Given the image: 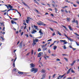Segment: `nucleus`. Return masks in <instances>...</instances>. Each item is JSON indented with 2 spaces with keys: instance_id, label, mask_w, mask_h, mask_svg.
Returning <instances> with one entry per match:
<instances>
[{
  "instance_id": "nucleus-55",
  "label": "nucleus",
  "mask_w": 79,
  "mask_h": 79,
  "mask_svg": "<svg viewBox=\"0 0 79 79\" xmlns=\"http://www.w3.org/2000/svg\"><path fill=\"white\" fill-rule=\"evenodd\" d=\"M13 19H15V20H14V21H15V20L16 21V20H18V19L13 18Z\"/></svg>"
},
{
  "instance_id": "nucleus-47",
  "label": "nucleus",
  "mask_w": 79,
  "mask_h": 79,
  "mask_svg": "<svg viewBox=\"0 0 79 79\" xmlns=\"http://www.w3.org/2000/svg\"><path fill=\"white\" fill-rule=\"evenodd\" d=\"M16 71V69H13V71Z\"/></svg>"
},
{
  "instance_id": "nucleus-38",
  "label": "nucleus",
  "mask_w": 79,
  "mask_h": 79,
  "mask_svg": "<svg viewBox=\"0 0 79 79\" xmlns=\"http://www.w3.org/2000/svg\"><path fill=\"white\" fill-rule=\"evenodd\" d=\"M13 66H14V67H15V62H14V63L13 64Z\"/></svg>"
},
{
  "instance_id": "nucleus-59",
  "label": "nucleus",
  "mask_w": 79,
  "mask_h": 79,
  "mask_svg": "<svg viewBox=\"0 0 79 79\" xmlns=\"http://www.w3.org/2000/svg\"><path fill=\"white\" fill-rule=\"evenodd\" d=\"M46 56L47 58H50V57L48 56Z\"/></svg>"
},
{
  "instance_id": "nucleus-34",
  "label": "nucleus",
  "mask_w": 79,
  "mask_h": 79,
  "mask_svg": "<svg viewBox=\"0 0 79 79\" xmlns=\"http://www.w3.org/2000/svg\"><path fill=\"white\" fill-rule=\"evenodd\" d=\"M74 34H75V35H77V36H78L79 37V35L77 34V33H74Z\"/></svg>"
},
{
  "instance_id": "nucleus-11",
  "label": "nucleus",
  "mask_w": 79,
  "mask_h": 79,
  "mask_svg": "<svg viewBox=\"0 0 79 79\" xmlns=\"http://www.w3.org/2000/svg\"><path fill=\"white\" fill-rule=\"evenodd\" d=\"M41 23V26L42 25L43 26H46V24L44 23H42V22H40Z\"/></svg>"
},
{
  "instance_id": "nucleus-29",
  "label": "nucleus",
  "mask_w": 79,
  "mask_h": 79,
  "mask_svg": "<svg viewBox=\"0 0 79 79\" xmlns=\"http://www.w3.org/2000/svg\"><path fill=\"white\" fill-rule=\"evenodd\" d=\"M60 42H64L66 41V40H60Z\"/></svg>"
},
{
  "instance_id": "nucleus-61",
  "label": "nucleus",
  "mask_w": 79,
  "mask_h": 79,
  "mask_svg": "<svg viewBox=\"0 0 79 79\" xmlns=\"http://www.w3.org/2000/svg\"><path fill=\"white\" fill-rule=\"evenodd\" d=\"M25 35L27 37H29V36H28V35L27 34Z\"/></svg>"
},
{
  "instance_id": "nucleus-33",
  "label": "nucleus",
  "mask_w": 79,
  "mask_h": 79,
  "mask_svg": "<svg viewBox=\"0 0 79 79\" xmlns=\"http://www.w3.org/2000/svg\"><path fill=\"white\" fill-rule=\"evenodd\" d=\"M45 75H43V77H42V78H41V79H44V78H45Z\"/></svg>"
},
{
  "instance_id": "nucleus-43",
  "label": "nucleus",
  "mask_w": 79,
  "mask_h": 79,
  "mask_svg": "<svg viewBox=\"0 0 79 79\" xmlns=\"http://www.w3.org/2000/svg\"><path fill=\"white\" fill-rule=\"evenodd\" d=\"M64 49H66V45H64Z\"/></svg>"
},
{
  "instance_id": "nucleus-50",
  "label": "nucleus",
  "mask_w": 79,
  "mask_h": 79,
  "mask_svg": "<svg viewBox=\"0 0 79 79\" xmlns=\"http://www.w3.org/2000/svg\"><path fill=\"white\" fill-rule=\"evenodd\" d=\"M60 61V59H58V58H57L56 59V61Z\"/></svg>"
},
{
  "instance_id": "nucleus-27",
  "label": "nucleus",
  "mask_w": 79,
  "mask_h": 79,
  "mask_svg": "<svg viewBox=\"0 0 79 79\" xmlns=\"http://www.w3.org/2000/svg\"><path fill=\"white\" fill-rule=\"evenodd\" d=\"M67 21H69L70 20V18H67Z\"/></svg>"
},
{
  "instance_id": "nucleus-19",
  "label": "nucleus",
  "mask_w": 79,
  "mask_h": 79,
  "mask_svg": "<svg viewBox=\"0 0 79 79\" xmlns=\"http://www.w3.org/2000/svg\"><path fill=\"white\" fill-rule=\"evenodd\" d=\"M22 3L23 4V5H24L25 6H27V4H26V3H25L24 2H22Z\"/></svg>"
},
{
  "instance_id": "nucleus-5",
  "label": "nucleus",
  "mask_w": 79,
  "mask_h": 79,
  "mask_svg": "<svg viewBox=\"0 0 79 79\" xmlns=\"http://www.w3.org/2000/svg\"><path fill=\"white\" fill-rule=\"evenodd\" d=\"M48 20L51 22V23H57V22L55 21H54L50 19H48Z\"/></svg>"
},
{
  "instance_id": "nucleus-25",
  "label": "nucleus",
  "mask_w": 79,
  "mask_h": 79,
  "mask_svg": "<svg viewBox=\"0 0 79 79\" xmlns=\"http://www.w3.org/2000/svg\"><path fill=\"white\" fill-rule=\"evenodd\" d=\"M57 48V47L56 46H54V48H53L54 50H56V48Z\"/></svg>"
},
{
  "instance_id": "nucleus-3",
  "label": "nucleus",
  "mask_w": 79,
  "mask_h": 79,
  "mask_svg": "<svg viewBox=\"0 0 79 79\" xmlns=\"http://www.w3.org/2000/svg\"><path fill=\"white\" fill-rule=\"evenodd\" d=\"M10 8V9L9 10H15V9H13V7L11 6L10 4L9 5L8 8Z\"/></svg>"
},
{
  "instance_id": "nucleus-56",
  "label": "nucleus",
  "mask_w": 79,
  "mask_h": 79,
  "mask_svg": "<svg viewBox=\"0 0 79 79\" xmlns=\"http://www.w3.org/2000/svg\"><path fill=\"white\" fill-rule=\"evenodd\" d=\"M5 27H3V29L2 30V31H5Z\"/></svg>"
},
{
  "instance_id": "nucleus-2",
  "label": "nucleus",
  "mask_w": 79,
  "mask_h": 79,
  "mask_svg": "<svg viewBox=\"0 0 79 79\" xmlns=\"http://www.w3.org/2000/svg\"><path fill=\"white\" fill-rule=\"evenodd\" d=\"M38 71V69L35 68H33L31 69V72H33V71H34V73H37Z\"/></svg>"
},
{
  "instance_id": "nucleus-31",
  "label": "nucleus",
  "mask_w": 79,
  "mask_h": 79,
  "mask_svg": "<svg viewBox=\"0 0 79 79\" xmlns=\"http://www.w3.org/2000/svg\"><path fill=\"white\" fill-rule=\"evenodd\" d=\"M64 75H65V74H64L62 76H61L60 77V79H61L62 78H63V77H64Z\"/></svg>"
},
{
  "instance_id": "nucleus-37",
  "label": "nucleus",
  "mask_w": 79,
  "mask_h": 79,
  "mask_svg": "<svg viewBox=\"0 0 79 79\" xmlns=\"http://www.w3.org/2000/svg\"><path fill=\"white\" fill-rule=\"evenodd\" d=\"M0 38H1V39H2V40H5V39L3 38V37L2 36L0 37Z\"/></svg>"
},
{
  "instance_id": "nucleus-18",
  "label": "nucleus",
  "mask_w": 79,
  "mask_h": 79,
  "mask_svg": "<svg viewBox=\"0 0 79 79\" xmlns=\"http://www.w3.org/2000/svg\"><path fill=\"white\" fill-rule=\"evenodd\" d=\"M22 45H22V42H21L20 43L19 48H22Z\"/></svg>"
},
{
  "instance_id": "nucleus-4",
  "label": "nucleus",
  "mask_w": 79,
  "mask_h": 79,
  "mask_svg": "<svg viewBox=\"0 0 79 79\" xmlns=\"http://www.w3.org/2000/svg\"><path fill=\"white\" fill-rule=\"evenodd\" d=\"M72 23H77V26L78 25V21L76 20L75 21V19H73V20L72 21Z\"/></svg>"
},
{
  "instance_id": "nucleus-12",
  "label": "nucleus",
  "mask_w": 79,
  "mask_h": 79,
  "mask_svg": "<svg viewBox=\"0 0 79 79\" xmlns=\"http://www.w3.org/2000/svg\"><path fill=\"white\" fill-rule=\"evenodd\" d=\"M75 63H76V60H75L73 62L72 64H71V66H73V65H74V64Z\"/></svg>"
},
{
  "instance_id": "nucleus-42",
  "label": "nucleus",
  "mask_w": 79,
  "mask_h": 79,
  "mask_svg": "<svg viewBox=\"0 0 79 79\" xmlns=\"http://www.w3.org/2000/svg\"><path fill=\"white\" fill-rule=\"evenodd\" d=\"M47 48H44L43 49V50L44 51L45 50H47Z\"/></svg>"
},
{
  "instance_id": "nucleus-1",
  "label": "nucleus",
  "mask_w": 79,
  "mask_h": 79,
  "mask_svg": "<svg viewBox=\"0 0 79 79\" xmlns=\"http://www.w3.org/2000/svg\"><path fill=\"white\" fill-rule=\"evenodd\" d=\"M39 41V40L37 39H35V40H33V43L32 44V45L34 47V45L37 44H36V42H38Z\"/></svg>"
},
{
  "instance_id": "nucleus-26",
  "label": "nucleus",
  "mask_w": 79,
  "mask_h": 79,
  "mask_svg": "<svg viewBox=\"0 0 79 79\" xmlns=\"http://www.w3.org/2000/svg\"><path fill=\"white\" fill-rule=\"evenodd\" d=\"M62 27H64L66 30H68V29H67L66 27L64 26L63 25H62Z\"/></svg>"
},
{
  "instance_id": "nucleus-23",
  "label": "nucleus",
  "mask_w": 79,
  "mask_h": 79,
  "mask_svg": "<svg viewBox=\"0 0 79 79\" xmlns=\"http://www.w3.org/2000/svg\"><path fill=\"white\" fill-rule=\"evenodd\" d=\"M34 27H35V29L36 30L37 29V27H38L37 26H35V25H34Z\"/></svg>"
},
{
  "instance_id": "nucleus-35",
  "label": "nucleus",
  "mask_w": 79,
  "mask_h": 79,
  "mask_svg": "<svg viewBox=\"0 0 79 79\" xmlns=\"http://www.w3.org/2000/svg\"><path fill=\"white\" fill-rule=\"evenodd\" d=\"M16 11H17L18 12V13H19V15H20V16H21V14L20 13H19V12H18V10H16Z\"/></svg>"
},
{
  "instance_id": "nucleus-7",
  "label": "nucleus",
  "mask_w": 79,
  "mask_h": 79,
  "mask_svg": "<svg viewBox=\"0 0 79 79\" xmlns=\"http://www.w3.org/2000/svg\"><path fill=\"white\" fill-rule=\"evenodd\" d=\"M30 66L31 68H33V67H35V64H33V63L30 64Z\"/></svg>"
},
{
  "instance_id": "nucleus-64",
  "label": "nucleus",
  "mask_w": 79,
  "mask_h": 79,
  "mask_svg": "<svg viewBox=\"0 0 79 79\" xmlns=\"http://www.w3.org/2000/svg\"><path fill=\"white\" fill-rule=\"evenodd\" d=\"M76 3H77V4H79V1H77Z\"/></svg>"
},
{
  "instance_id": "nucleus-28",
  "label": "nucleus",
  "mask_w": 79,
  "mask_h": 79,
  "mask_svg": "<svg viewBox=\"0 0 79 79\" xmlns=\"http://www.w3.org/2000/svg\"><path fill=\"white\" fill-rule=\"evenodd\" d=\"M50 29V30H51L53 32L54 31L53 30V29H52V28L50 27L49 28Z\"/></svg>"
},
{
  "instance_id": "nucleus-17",
  "label": "nucleus",
  "mask_w": 79,
  "mask_h": 79,
  "mask_svg": "<svg viewBox=\"0 0 79 79\" xmlns=\"http://www.w3.org/2000/svg\"><path fill=\"white\" fill-rule=\"evenodd\" d=\"M71 69V68L68 71L67 73V74H69L70 73V71Z\"/></svg>"
},
{
  "instance_id": "nucleus-45",
  "label": "nucleus",
  "mask_w": 79,
  "mask_h": 79,
  "mask_svg": "<svg viewBox=\"0 0 79 79\" xmlns=\"http://www.w3.org/2000/svg\"><path fill=\"white\" fill-rule=\"evenodd\" d=\"M52 39H49L48 40V42H49L50 41H52Z\"/></svg>"
},
{
  "instance_id": "nucleus-30",
  "label": "nucleus",
  "mask_w": 79,
  "mask_h": 79,
  "mask_svg": "<svg viewBox=\"0 0 79 79\" xmlns=\"http://www.w3.org/2000/svg\"><path fill=\"white\" fill-rule=\"evenodd\" d=\"M37 24L38 25H40V26H41V23L40 21V22L39 23H37Z\"/></svg>"
},
{
  "instance_id": "nucleus-62",
  "label": "nucleus",
  "mask_w": 79,
  "mask_h": 79,
  "mask_svg": "<svg viewBox=\"0 0 79 79\" xmlns=\"http://www.w3.org/2000/svg\"><path fill=\"white\" fill-rule=\"evenodd\" d=\"M51 16H52V17H53V16H54V15H53V14H51Z\"/></svg>"
},
{
  "instance_id": "nucleus-15",
  "label": "nucleus",
  "mask_w": 79,
  "mask_h": 79,
  "mask_svg": "<svg viewBox=\"0 0 79 79\" xmlns=\"http://www.w3.org/2000/svg\"><path fill=\"white\" fill-rule=\"evenodd\" d=\"M46 72V71L44 69H42L41 71V72H42V73H45Z\"/></svg>"
},
{
  "instance_id": "nucleus-10",
  "label": "nucleus",
  "mask_w": 79,
  "mask_h": 79,
  "mask_svg": "<svg viewBox=\"0 0 79 79\" xmlns=\"http://www.w3.org/2000/svg\"><path fill=\"white\" fill-rule=\"evenodd\" d=\"M39 33L40 34V35H42V34H43V33H42V30H41V29H40L39 31Z\"/></svg>"
},
{
  "instance_id": "nucleus-49",
  "label": "nucleus",
  "mask_w": 79,
  "mask_h": 79,
  "mask_svg": "<svg viewBox=\"0 0 79 79\" xmlns=\"http://www.w3.org/2000/svg\"><path fill=\"white\" fill-rule=\"evenodd\" d=\"M69 47L70 48H73V47H72V46L71 45H70L69 46Z\"/></svg>"
},
{
  "instance_id": "nucleus-20",
  "label": "nucleus",
  "mask_w": 79,
  "mask_h": 79,
  "mask_svg": "<svg viewBox=\"0 0 79 79\" xmlns=\"http://www.w3.org/2000/svg\"><path fill=\"white\" fill-rule=\"evenodd\" d=\"M34 1L35 3H37L38 5H39V2H37V1H36V0H34Z\"/></svg>"
},
{
  "instance_id": "nucleus-22",
  "label": "nucleus",
  "mask_w": 79,
  "mask_h": 79,
  "mask_svg": "<svg viewBox=\"0 0 79 79\" xmlns=\"http://www.w3.org/2000/svg\"><path fill=\"white\" fill-rule=\"evenodd\" d=\"M62 55L63 56H68V55L65 54H62Z\"/></svg>"
},
{
  "instance_id": "nucleus-46",
  "label": "nucleus",
  "mask_w": 79,
  "mask_h": 79,
  "mask_svg": "<svg viewBox=\"0 0 79 79\" xmlns=\"http://www.w3.org/2000/svg\"><path fill=\"white\" fill-rule=\"evenodd\" d=\"M76 43L77 46H79V44L78 43H77V42H76Z\"/></svg>"
},
{
  "instance_id": "nucleus-63",
  "label": "nucleus",
  "mask_w": 79,
  "mask_h": 79,
  "mask_svg": "<svg viewBox=\"0 0 79 79\" xmlns=\"http://www.w3.org/2000/svg\"><path fill=\"white\" fill-rule=\"evenodd\" d=\"M23 24H24V25H25V26H26V25H27L26 23H24Z\"/></svg>"
},
{
  "instance_id": "nucleus-6",
  "label": "nucleus",
  "mask_w": 79,
  "mask_h": 79,
  "mask_svg": "<svg viewBox=\"0 0 79 79\" xmlns=\"http://www.w3.org/2000/svg\"><path fill=\"white\" fill-rule=\"evenodd\" d=\"M43 54V53L42 52H40V53H39L38 55V57H40Z\"/></svg>"
},
{
  "instance_id": "nucleus-14",
  "label": "nucleus",
  "mask_w": 79,
  "mask_h": 79,
  "mask_svg": "<svg viewBox=\"0 0 79 79\" xmlns=\"http://www.w3.org/2000/svg\"><path fill=\"white\" fill-rule=\"evenodd\" d=\"M68 27H69V29H70V31H72V30H73V29L71 28V26L69 25Z\"/></svg>"
},
{
  "instance_id": "nucleus-16",
  "label": "nucleus",
  "mask_w": 79,
  "mask_h": 79,
  "mask_svg": "<svg viewBox=\"0 0 79 79\" xmlns=\"http://www.w3.org/2000/svg\"><path fill=\"white\" fill-rule=\"evenodd\" d=\"M18 73L19 74H23V73H24L23 72H20V71H19L18 72Z\"/></svg>"
},
{
  "instance_id": "nucleus-40",
  "label": "nucleus",
  "mask_w": 79,
  "mask_h": 79,
  "mask_svg": "<svg viewBox=\"0 0 79 79\" xmlns=\"http://www.w3.org/2000/svg\"><path fill=\"white\" fill-rule=\"evenodd\" d=\"M26 21L27 23H29V20H26Z\"/></svg>"
},
{
  "instance_id": "nucleus-48",
  "label": "nucleus",
  "mask_w": 79,
  "mask_h": 79,
  "mask_svg": "<svg viewBox=\"0 0 79 79\" xmlns=\"http://www.w3.org/2000/svg\"><path fill=\"white\" fill-rule=\"evenodd\" d=\"M40 51H41V49L39 48L38 49V52H40Z\"/></svg>"
},
{
  "instance_id": "nucleus-9",
  "label": "nucleus",
  "mask_w": 79,
  "mask_h": 79,
  "mask_svg": "<svg viewBox=\"0 0 79 79\" xmlns=\"http://www.w3.org/2000/svg\"><path fill=\"white\" fill-rule=\"evenodd\" d=\"M36 32H37V31L34 30L32 31H31L32 34H35Z\"/></svg>"
},
{
  "instance_id": "nucleus-44",
  "label": "nucleus",
  "mask_w": 79,
  "mask_h": 79,
  "mask_svg": "<svg viewBox=\"0 0 79 79\" xmlns=\"http://www.w3.org/2000/svg\"><path fill=\"white\" fill-rule=\"evenodd\" d=\"M64 42V44H68V42H67L66 41V40H65V41Z\"/></svg>"
},
{
  "instance_id": "nucleus-60",
  "label": "nucleus",
  "mask_w": 79,
  "mask_h": 79,
  "mask_svg": "<svg viewBox=\"0 0 79 79\" xmlns=\"http://www.w3.org/2000/svg\"><path fill=\"white\" fill-rule=\"evenodd\" d=\"M73 6H75V7H76L77 6V5L76 4H73Z\"/></svg>"
},
{
  "instance_id": "nucleus-58",
  "label": "nucleus",
  "mask_w": 79,
  "mask_h": 79,
  "mask_svg": "<svg viewBox=\"0 0 79 79\" xmlns=\"http://www.w3.org/2000/svg\"><path fill=\"white\" fill-rule=\"evenodd\" d=\"M29 54H30V52H28L27 53V56H28L29 55Z\"/></svg>"
},
{
  "instance_id": "nucleus-54",
  "label": "nucleus",
  "mask_w": 79,
  "mask_h": 79,
  "mask_svg": "<svg viewBox=\"0 0 79 79\" xmlns=\"http://www.w3.org/2000/svg\"><path fill=\"white\" fill-rule=\"evenodd\" d=\"M66 2H67V3H70V1H69L68 0H67L66 1Z\"/></svg>"
},
{
  "instance_id": "nucleus-51",
  "label": "nucleus",
  "mask_w": 79,
  "mask_h": 79,
  "mask_svg": "<svg viewBox=\"0 0 79 79\" xmlns=\"http://www.w3.org/2000/svg\"><path fill=\"white\" fill-rule=\"evenodd\" d=\"M56 75L55 74H54V75H53L52 77L53 78H54V77H55V76H56Z\"/></svg>"
},
{
  "instance_id": "nucleus-52",
  "label": "nucleus",
  "mask_w": 79,
  "mask_h": 79,
  "mask_svg": "<svg viewBox=\"0 0 79 79\" xmlns=\"http://www.w3.org/2000/svg\"><path fill=\"white\" fill-rule=\"evenodd\" d=\"M5 6H6V7H7V8L8 9L9 5L8 6L7 5H5Z\"/></svg>"
},
{
  "instance_id": "nucleus-32",
  "label": "nucleus",
  "mask_w": 79,
  "mask_h": 79,
  "mask_svg": "<svg viewBox=\"0 0 79 79\" xmlns=\"http://www.w3.org/2000/svg\"><path fill=\"white\" fill-rule=\"evenodd\" d=\"M72 73H75V72L73 70V69H72L71 70Z\"/></svg>"
},
{
  "instance_id": "nucleus-24",
  "label": "nucleus",
  "mask_w": 79,
  "mask_h": 79,
  "mask_svg": "<svg viewBox=\"0 0 79 79\" xmlns=\"http://www.w3.org/2000/svg\"><path fill=\"white\" fill-rule=\"evenodd\" d=\"M57 33L58 34H59V35H61V34L59 31H57Z\"/></svg>"
},
{
  "instance_id": "nucleus-53",
  "label": "nucleus",
  "mask_w": 79,
  "mask_h": 79,
  "mask_svg": "<svg viewBox=\"0 0 79 79\" xmlns=\"http://www.w3.org/2000/svg\"><path fill=\"white\" fill-rule=\"evenodd\" d=\"M54 35H55V33H53L52 34V36H53Z\"/></svg>"
},
{
  "instance_id": "nucleus-13",
  "label": "nucleus",
  "mask_w": 79,
  "mask_h": 79,
  "mask_svg": "<svg viewBox=\"0 0 79 79\" xmlns=\"http://www.w3.org/2000/svg\"><path fill=\"white\" fill-rule=\"evenodd\" d=\"M67 39H68L69 40H70V41H71V42H73V39H71L70 38L68 37V38Z\"/></svg>"
},
{
  "instance_id": "nucleus-8",
  "label": "nucleus",
  "mask_w": 79,
  "mask_h": 79,
  "mask_svg": "<svg viewBox=\"0 0 79 79\" xmlns=\"http://www.w3.org/2000/svg\"><path fill=\"white\" fill-rule=\"evenodd\" d=\"M11 23L12 24H16V23L15 21H14L13 20H11Z\"/></svg>"
},
{
  "instance_id": "nucleus-39",
  "label": "nucleus",
  "mask_w": 79,
  "mask_h": 79,
  "mask_svg": "<svg viewBox=\"0 0 79 79\" xmlns=\"http://www.w3.org/2000/svg\"><path fill=\"white\" fill-rule=\"evenodd\" d=\"M1 26H5V25H4V23H1Z\"/></svg>"
},
{
  "instance_id": "nucleus-57",
  "label": "nucleus",
  "mask_w": 79,
  "mask_h": 79,
  "mask_svg": "<svg viewBox=\"0 0 79 79\" xmlns=\"http://www.w3.org/2000/svg\"><path fill=\"white\" fill-rule=\"evenodd\" d=\"M58 10H56L55 11L56 13H58Z\"/></svg>"
},
{
  "instance_id": "nucleus-41",
  "label": "nucleus",
  "mask_w": 79,
  "mask_h": 79,
  "mask_svg": "<svg viewBox=\"0 0 79 79\" xmlns=\"http://www.w3.org/2000/svg\"><path fill=\"white\" fill-rule=\"evenodd\" d=\"M61 75H60L58 77L57 79H60V78L61 77Z\"/></svg>"
},
{
  "instance_id": "nucleus-21",
  "label": "nucleus",
  "mask_w": 79,
  "mask_h": 79,
  "mask_svg": "<svg viewBox=\"0 0 79 79\" xmlns=\"http://www.w3.org/2000/svg\"><path fill=\"white\" fill-rule=\"evenodd\" d=\"M27 19L29 21H30L31 19V18L30 17H27Z\"/></svg>"
},
{
  "instance_id": "nucleus-36",
  "label": "nucleus",
  "mask_w": 79,
  "mask_h": 79,
  "mask_svg": "<svg viewBox=\"0 0 79 79\" xmlns=\"http://www.w3.org/2000/svg\"><path fill=\"white\" fill-rule=\"evenodd\" d=\"M64 59L65 60H66V61L68 62V59H67V58H65L64 57Z\"/></svg>"
}]
</instances>
